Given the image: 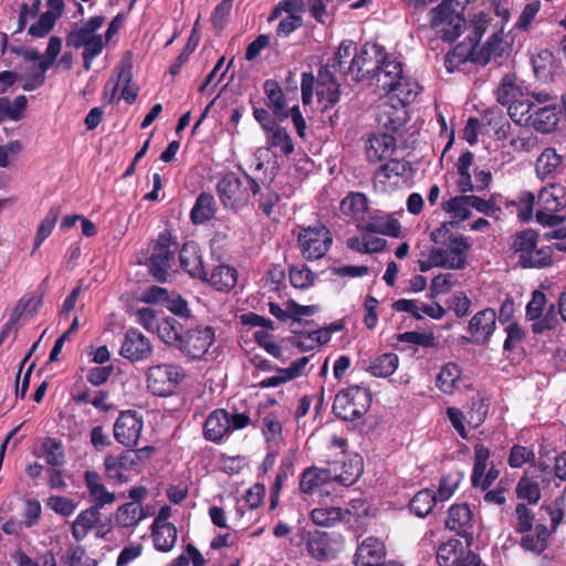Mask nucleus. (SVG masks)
Here are the masks:
<instances>
[{"label":"nucleus","instance_id":"obj_1","mask_svg":"<svg viewBox=\"0 0 566 566\" xmlns=\"http://www.w3.org/2000/svg\"><path fill=\"white\" fill-rule=\"evenodd\" d=\"M164 343L177 348L191 359H201L214 342V331L210 326L198 325L184 331L177 321L175 325L163 327Z\"/></svg>","mask_w":566,"mask_h":566},{"label":"nucleus","instance_id":"obj_2","mask_svg":"<svg viewBox=\"0 0 566 566\" xmlns=\"http://www.w3.org/2000/svg\"><path fill=\"white\" fill-rule=\"evenodd\" d=\"M216 188L222 206L235 211L248 206L251 195L255 196L261 190L258 181L248 174L240 178L234 172L223 175Z\"/></svg>","mask_w":566,"mask_h":566},{"label":"nucleus","instance_id":"obj_3","mask_svg":"<svg viewBox=\"0 0 566 566\" xmlns=\"http://www.w3.org/2000/svg\"><path fill=\"white\" fill-rule=\"evenodd\" d=\"M457 0H443L430 11V27L444 42H454L465 27Z\"/></svg>","mask_w":566,"mask_h":566},{"label":"nucleus","instance_id":"obj_4","mask_svg":"<svg viewBox=\"0 0 566 566\" xmlns=\"http://www.w3.org/2000/svg\"><path fill=\"white\" fill-rule=\"evenodd\" d=\"M538 234L534 230L517 232L512 242V250L518 255V263L523 268H544L552 262L549 247L537 248Z\"/></svg>","mask_w":566,"mask_h":566},{"label":"nucleus","instance_id":"obj_5","mask_svg":"<svg viewBox=\"0 0 566 566\" xmlns=\"http://www.w3.org/2000/svg\"><path fill=\"white\" fill-rule=\"evenodd\" d=\"M369 406V391L363 387L352 386L336 395L333 411L336 417L345 421H355L367 412Z\"/></svg>","mask_w":566,"mask_h":566},{"label":"nucleus","instance_id":"obj_6","mask_svg":"<svg viewBox=\"0 0 566 566\" xmlns=\"http://www.w3.org/2000/svg\"><path fill=\"white\" fill-rule=\"evenodd\" d=\"M184 377L185 370L179 365H154L146 373L147 388L155 396L168 397L175 392Z\"/></svg>","mask_w":566,"mask_h":566},{"label":"nucleus","instance_id":"obj_7","mask_svg":"<svg viewBox=\"0 0 566 566\" xmlns=\"http://www.w3.org/2000/svg\"><path fill=\"white\" fill-rule=\"evenodd\" d=\"M342 214L348 222H354L358 229H380V217L374 216L369 201L361 192H349L339 205Z\"/></svg>","mask_w":566,"mask_h":566},{"label":"nucleus","instance_id":"obj_8","mask_svg":"<svg viewBox=\"0 0 566 566\" xmlns=\"http://www.w3.org/2000/svg\"><path fill=\"white\" fill-rule=\"evenodd\" d=\"M333 242L329 230L316 224L302 228L297 235V247L304 259L314 261L323 258Z\"/></svg>","mask_w":566,"mask_h":566},{"label":"nucleus","instance_id":"obj_9","mask_svg":"<svg viewBox=\"0 0 566 566\" xmlns=\"http://www.w3.org/2000/svg\"><path fill=\"white\" fill-rule=\"evenodd\" d=\"M104 17L95 15L76 25L67 35V44L76 49L83 48V51L102 52L105 41L97 31L104 24Z\"/></svg>","mask_w":566,"mask_h":566},{"label":"nucleus","instance_id":"obj_10","mask_svg":"<svg viewBox=\"0 0 566 566\" xmlns=\"http://www.w3.org/2000/svg\"><path fill=\"white\" fill-rule=\"evenodd\" d=\"M307 553L317 560H329L342 549V536L337 533L308 531L305 533Z\"/></svg>","mask_w":566,"mask_h":566},{"label":"nucleus","instance_id":"obj_11","mask_svg":"<svg viewBox=\"0 0 566 566\" xmlns=\"http://www.w3.org/2000/svg\"><path fill=\"white\" fill-rule=\"evenodd\" d=\"M176 249L177 243L171 240V235L168 232L159 234L148 258L149 270L157 280H166Z\"/></svg>","mask_w":566,"mask_h":566},{"label":"nucleus","instance_id":"obj_12","mask_svg":"<svg viewBox=\"0 0 566 566\" xmlns=\"http://www.w3.org/2000/svg\"><path fill=\"white\" fill-rule=\"evenodd\" d=\"M143 428V416L136 410L120 411L113 427L114 439L127 448H135L139 442Z\"/></svg>","mask_w":566,"mask_h":566},{"label":"nucleus","instance_id":"obj_13","mask_svg":"<svg viewBox=\"0 0 566 566\" xmlns=\"http://www.w3.org/2000/svg\"><path fill=\"white\" fill-rule=\"evenodd\" d=\"M316 95L318 104L322 107V114L328 117V123L332 127L336 126L337 113L331 115L328 114V109L338 103L340 92L338 83L334 78L333 74L327 70L321 71L318 74Z\"/></svg>","mask_w":566,"mask_h":566},{"label":"nucleus","instance_id":"obj_14","mask_svg":"<svg viewBox=\"0 0 566 566\" xmlns=\"http://www.w3.org/2000/svg\"><path fill=\"white\" fill-rule=\"evenodd\" d=\"M471 248L468 239L457 238L452 243L431 248L439 254L437 264L450 270H463L468 264V253Z\"/></svg>","mask_w":566,"mask_h":566},{"label":"nucleus","instance_id":"obj_15","mask_svg":"<svg viewBox=\"0 0 566 566\" xmlns=\"http://www.w3.org/2000/svg\"><path fill=\"white\" fill-rule=\"evenodd\" d=\"M385 48L378 43L367 42L363 45L359 53L354 52V60H359L356 64L352 76L356 81H360L367 76H371L380 61L385 60Z\"/></svg>","mask_w":566,"mask_h":566},{"label":"nucleus","instance_id":"obj_16","mask_svg":"<svg viewBox=\"0 0 566 566\" xmlns=\"http://www.w3.org/2000/svg\"><path fill=\"white\" fill-rule=\"evenodd\" d=\"M153 352L149 339L136 328H129L124 336L119 354L130 361L147 359Z\"/></svg>","mask_w":566,"mask_h":566},{"label":"nucleus","instance_id":"obj_17","mask_svg":"<svg viewBox=\"0 0 566 566\" xmlns=\"http://www.w3.org/2000/svg\"><path fill=\"white\" fill-rule=\"evenodd\" d=\"M333 481L344 485H352L363 473V460L358 454H343L337 461L329 464Z\"/></svg>","mask_w":566,"mask_h":566},{"label":"nucleus","instance_id":"obj_18","mask_svg":"<svg viewBox=\"0 0 566 566\" xmlns=\"http://www.w3.org/2000/svg\"><path fill=\"white\" fill-rule=\"evenodd\" d=\"M84 484L93 502L91 507H96V510L101 511L106 505H112L116 502V493L106 488L104 480L98 472L90 470L85 471Z\"/></svg>","mask_w":566,"mask_h":566},{"label":"nucleus","instance_id":"obj_19","mask_svg":"<svg viewBox=\"0 0 566 566\" xmlns=\"http://www.w3.org/2000/svg\"><path fill=\"white\" fill-rule=\"evenodd\" d=\"M407 105L397 102L394 97L379 105L377 120L379 125L390 132L399 130L407 122Z\"/></svg>","mask_w":566,"mask_h":566},{"label":"nucleus","instance_id":"obj_20","mask_svg":"<svg viewBox=\"0 0 566 566\" xmlns=\"http://www.w3.org/2000/svg\"><path fill=\"white\" fill-rule=\"evenodd\" d=\"M371 77L376 81L379 91L388 93L395 87L396 82L402 75V65L396 57L385 54V60L380 61Z\"/></svg>","mask_w":566,"mask_h":566},{"label":"nucleus","instance_id":"obj_21","mask_svg":"<svg viewBox=\"0 0 566 566\" xmlns=\"http://www.w3.org/2000/svg\"><path fill=\"white\" fill-rule=\"evenodd\" d=\"M62 49V40L59 36H52L48 43L44 60L39 65V72H32L28 75L24 84V91H33L43 85L45 72L53 65Z\"/></svg>","mask_w":566,"mask_h":566},{"label":"nucleus","instance_id":"obj_22","mask_svg":"<svg viewBox=\"0 0 566 566\" xmlns=\"http://www.w3.org/2000/svg\"><path fill=\"white\" fill-rule=\"evenodd\" d=\"M136 459L135 452L132 451L124 452L118 457L106 455L104 459V468L108 480L119 484L126 483L128 481L126 473L134 468Z\"/></svg>","mask_w":566,"mask_h":566},{"label":"nucleus","instance_id":"obj_23","mask_svg":"<svg viewBox=\"0 0 566 566\" xmlns=\"http://www.w3.org/2000/svg\"><path fill=\"white\" fill-rule=\"evenodd\" d=\"M180 266L191 277L206 280L207 271L202 262V255L199 245L189 241L186 242L179 252Z\"/></svg>","mask_w":566,"mask_h":566},{"label":"nucleus","instance_id":"obj_24","mask_svg":"<svg viewBox=\"0 0 566 566\" xmlns=\"http://www.w3.org/2000/svg\"><path fill=\"white\" fill-rule=\"evenodd\" d=\"M496 313L492 308L478 312L469 322L468 332L475 343L486 342L495 331Z\"/></svg>","mask_w":566,"mask_h":566},{"label":"nucleus","instance_id":"obj_25","mask_svg":"<svg viewBox=\"0 0 566 566\" xmlns=\"http://www.w3.org/2000/svg\"><path fill=\"white\" fill-rule=\"evenodd\" d=\"M146 300L148 302L163 303L175 315L181 318H188L190 311L187 302L177 294L168 292L164 287L153 286L147 291Z\"/></svg>","mask_w":566,"mask_h":566},{"label":"nucleus","instance_id":"obj_26","mask_svg":"<svg viewBox=\"0 0 566 566\" xmlns=\"http://www.w3.org/2000/svg\"><path fill=\"white\" fill-rule=\"evenodd\" d=\"M361 234L358 237H352L347 240V247L358 253H377L385 248L386 240L377 235V232L384 231V222L380 218V229H360Z\"/></svg>","mask_w":566,"mask_h":566},{"label":"nucleus","instance_id":"obj_27","mask_svg":"<svg viewBox=\"0 0 566 566\" xmlns=\"http://www.w3.org/2000/svg\"><path fill=\"white\" fill-rule=\"evenodd\" d=\"M396 148V138L389 133L373 134L366 144V156L377 163L390 157Z\"/></svg>","mask_w":566,"mask_h":566},{"label":"nucleus","instance_id":"obj_28","mask_svg":"<svg viewBox=\"0 0 566 566\" xmlns=\"http://www.w3.org/2000/svg\"><path fill=\"white\" fill-rule=\"evenodd\" d=\"M531 126L543 134H548L557 128L559 111L555 105L536 106L532 114Z\"/></svg>","mask_w":566,"mask_h":566},{"label":"nucleus","instance_id":"obj_29","mask_svg":"<svg viewBox=\"0 0 566 566\" xmlns=\"http://www.w3.org/2000/svg\"><path fill=\"white\" fill-rule=\"evenodd\" d=\"M229 413L224 409L212 411L205 421L203 434L207 440L219 442L230 433Z\"/></svg>","mask_w":566,"mask_h":566},{"label":"nucleus","instance_id":"obj_30","mask_svg":"<svg viewBox=\"0 0 566 566\" xmlns=\"http://www.w3.org/2000/svg\"><path fill=\"white\" fill-rule=\"evenodd\" d=\"M461 374L459 365L454 363L443 365L436 375V387L444 395H454L462 382Z\"/></svg>","mask_w":566,"mask_h":566},{"label":"nucleus","instance_id":"obj_31","mask_svg":"<svg viewBox=\"0 0 566 566\" xmlns=\"http://www.w3.org/2000/svg\"><path fill=\"white\" fill-rule=\"evenodd\" d=\"M538 206L542 210L558 212L566 207V188L559 184H551L538 193Z\"/></svg>","mask_w":566,"mask_h":566},{"label":"nucleus","instance_id":"obj_32","mask_svg":"<svg viewBox=\"0 0 566 566\" xmlns=\"http://www.w3.org/2000/svg\"><path fill=\"white\" fill-rule=\"evenodd\" d=\"M354 52H356L355 43L343 41L327 66L340 74L352 75L356 64H359V60H354Z\"/></svg>","mask_w":566,"mask_h":566},{"label":"nucleus","instance_id":"obj_33","mask_svg":"<svg viewBox=\"0 0 566 566\" xmlns=\"http://www.w3.org/2000/svg\"><path fill=\"white\" fill-rule=\"evenodd\" d=\"M205 281L218 291L228 292L232 290L238 282V271L233 266L220 264L216 266L210 274L207 273Z\"/></svg>","mask_w":566,"mask_h":566},{"label":"nucleus","instance_id":"obj_34","mask_svg":"<svg viewBox=\"0 0 566 566\" xmlns=\"http://www.w3.org/2000/svg\"><path fill=\"white\" fill-rule=\"evenodd\" d=\"M472 522V512L468 504H453L448 511L446 525L459 535L468 533Z\"/></svg>","mask_w":566,"mask_h":566},{"label":"nucleus","instance_id":"obj_35","mask_svg":"<svg viewBox=\"0 0 566 566\" xmlns=\"http://www.w3.org/2000/svg\"><path fill=\"white\" fill-rule=\"evenodd\" d=\"M217 212V202L211 193L201 192L190 211V219L195 224H202L211 220Z\"/></svg>","mask_w":566,"mask_h":566},{"label":"nucleus","instance_id":"obj_36","mask_svg":"<svg viewBox=\"0 0 566 566\" xmlns=\"http://www.w3.org/2000/svg\"><path fill=\"white\" fill-rule=\"evenodd\" d=\"M264 94L269 101L268 105L274 115L280 119L287 118L286 102L284 93L276 81L268 80L263 85Z\"/></svg>","mask_w":566,"mask_h":566},{"label":"nucleus","instance_id":"obj_37","mask_svg":"<svg viewBox=\"0 0 566 566\" xmlns=\"http://www.w3.org/2000/svg\"><path fill=\"white\" fill-rule=\"evenodd\" d=\"M145 518L144 509L132 502L118 506L115 513V524L123 528H134Z\"/></svg>","mask_w":566,"mask_h":566},{"label":"nucleus","instance_id":"obj_38","mask_svg":"<svg viewBox=\"0 0 566 566\" xmlns=\"http://www.w3.org/2000/svg\"><path fill=\"white\" fill-rule=\"evenodd\" d=\"M419 83L406 75H401L395 84V87L388 94H392L395 101L401 102L405 105L412 103L420 93Z\"/></svg>","mask_w":566,"mask_h":566},{"label":"nucleus","instance_id":"obj_39","mask_svg":"<svg viewBox=\"0 0 566 566\" xmlns=\"http://www.w3.org/2000/svg\"><path fill=\"white\" fill-rule=\"evenodd\" d=\"M151 537L159 552H170L177 541V528L174 524H153Z\"/></svg>","mask_w":566,"mask_h":566},{"label":"nucleus","instance_id":"obj_40","mask_svg":"<svg viewBox=\"0 0 566 566\" xmlns=\"http://www.w3.org/2000/svg\"><path fill=\"white\" fill-rule=\"evenodd\" d=\"M265 138L268 148L274 153L280 151L282 155L289 156L294 151V145L289 133L280 125L266 132Z\"/></svg>","mask_w":566,"mask_h":566},{"label":"nucleus","instance_id":"obj_41","mask_svg":"<svg viewBox=\"0 0 566 566\" xmlns=\"http://www.w3.org/2000/svg\"><path fill=\"white\" fill-rule=\"evenodd\" d=\"M333 481L331 469H306L300 480V489L303 493H313L319 486Z\"/></svg>","mask_w":566,"mask_h":566},{"label":"nucleus","instance_id":"obj_42","mask_svg":"<svg viewBox=\"0 0 566 566\" xmlns=\"http://www.w3.org/2000/svg\"><path fill=\"white\" fill-rule=\"evenodd\" d=\"M99 518V511L96 507H87L82 511L72 525V535L76 541H83Z\"/></svg>","mask_w":566,"mask_h":566},{"label":"nucleus","instance_id":"obj_43","mask_svg":"<svg viewBox=\"0 0 566 566\" xmlns=\"http://www.w3.org/2000/svg\"><path fill=\"white\" fill-rule=\"evenodd\" d=\"M496 99L503 106H511L524 97L521 86H518L513 76L506 75L502 78L496 92Z\"/></svg>","mask_w":566,"mask_h":566},{"label":"nucleus","instance_id":"obj_44","mask_svg":"<svg viewBox=\"0 0 566 566\" xmlns=\"http://www.w3.org/2000/svg\"><path fill=\"white\" fill-rule=\"evenodd\" d=\"M399 365V357L395 353H385L370 360L367 370L375 377L392 375Z\"/></svg>","mask_w":566,"mask_h":566},{"label":"nucleus","instance_id":"obj_45","mask_svg":"<svg viewBox=\"0 0 566 566\" xmlns=\"http://www.w3.org/2000/svg\"><path fill=\"white\" fill-rule=\"evenodd\" d=\"M137 322L149 332H157L159 338L164 342L163 327L167 324L175 325L177 319L174 317H166L159 321L155 311L149 307H143L137 311Z\"/></svg>","mask_w":566,"mask_h":566},{"label":"nucleus","instance_id":"obj_46","mask_svg":"<svg viewBox=\"0 0 566 566\" xmlns=\"http://www.w3.org/2000/svg\"><path fill=\"white\" fill-rule=\"evenodd\" d=\"M385 556L386 548L384 543L378 538L367 537L358 546L356 562L363 566V562H370V559L379 560Z\"/></svg>","mask_w":566,"mask_h":566},{"label":"nucleus","instance_id":"obj_47","mask_svg":"<svg viewBox=\"0 0 566 566\" xmlns=\"http://www.w3.org/2000/svg\"><path fill=\"white\" fill-rule=\"evenodd\" d=\"M563 161V157L554 148H546L537 158L535 170L541 179H545L553 174Z\"/></svg>","mask_w":566,"mask_h":566},{"label":"nucleus","instance_id":"obj_48","mask_svg":"<svg viewBox=\"0 0 566 566\" xmlns=\"http://www.w3.org/2000/svg\"><path fill=\"white\" fill-rule=\"evenodd\" d=\"M437 502V495L432 490L419 491L410 501V511L418 517L427 516Z\"/></svg>","mask_w":566,"mask_h":566},{"label":"nucleus","instance_id":"obj_49","mask_svg":"<svg viewBox=\"0 0 566 566\" xmlns=\"http://www.w3.org/2000/svg\"><path fill=\"white\" fill-rule=\"evenodd\" d=\"M549 531L545 525H537L535 534H526L521 539V545L525 551L541 554L547 547Z\"/></svg>","mask_w":566,"mask_h":566},{"label":"nucleus","instance_id":"obj_50","mask_svg":"<svg viewBox=\"0 0 566 566\" xmlns=\"http://www.w3.org/2000/svg\"><path fill=\"white\" fill-rule=\"evenodd\" d=\"M344 512L340 507H316L311 512V520L315 525L332 527L343 520Z\"/></svg>","mask_w":566,"mask_h":566},{"label":"nucleus","instance_id":"obj_51","mask_svg":"<svg viewBox=\"0 0 566 566\" xmlns=\"http://www.w3.org/2000/svg\"><path fill=\"white\" fill-rule=\"evenodd\" d=\"M43 458L51 467H61L64 463V449L60 440L48 438L42 444Z\"/></svg>","mask_w":566,"mask_h":566},{"label":"nucleus","instance_id":"obj_52","mask_svg":"<svg viewBox=\"0 0 566 566\" xmlns=\"http://www.w3.org/2000/svg\"><path fill=\"white\" fill-rule=\"evenodd\" d=\"M262 433L269 443L276 446L282 440V424L275 413L262 418Z\"/></svg>","mask_w":566,"mask_h":566},{"label":"nucleus","instance_id":"obj_53","mask_svg":"<svg viewBox=\"0 0 566 566\" xmlns=\"http://www.w3.org/2000/svg\"><path fill=\"white\" fill-rule=\"evenodd\" d=\"M536 105L527 98H522L507 107L511 119L517 124H531L528 116L535 109Z\"/></svg>","mask_w":566,"mask_h":566},{"label":"nucleus","instance_id":"obj_54","mask_svg":"<svg viewBox=\"0 0 566 566\" xmlns=\"http://www.w3.org/2000/svg\"><path fill=\"white\" fill-rule=\"evenodd\" d=\"M290 282L295 289H308L315 282V274L308 266H291L289 270Z\"/></svg>","mask_w":566,"mask_h":566},{"label":"nucleus","instance_id":"obj_55","mask_svg":"<svg viewBox=\"0 0 566 566\" xmlns=\"http://www.w3.org/2000/svg\"><path fill=\"white\" fill-rule=\"evenodd\" d=\"M517 496L526 500L530 504H536L541 500V490L536 481L528 476H523L516 485Z\"/></svg>","mask_w":566,"mask_h":566},{"label":"nucleus","instance_id":"obj_56","mask_svg":"<svg viewBox=\"0 0 566 566\" xmlns=\"http://www.w3.org/2000/svg\"><path fill=\"white\" fill-rule=\"evenodd\" d=\"M60 217V208L53 207L50 209L45 218L42 220L39 226L35 240H34V250L39 249L40 245L44 242V240L51 234L54 229L56 221Z\"/></svg>","mask_w":566,"mask_h":566},{"label":"nucleus","instance_id":"obj_57","mask_svg":"<svg viewBox=\"0 0 566 566\" xmlns=\"http://www.w3.org/2000/svg\"><path fill=\"white\" fill-rule=\"evenodd\" d=\"M443 210L453 216L459 221L471 217L470 206L467 202L465 195L451 198L443 202Z\"/></svg>","mask_w":566,"mask_h":566},{"label":"nucleus","instance_id":"obj_58","mask_svg":"<svg viewBox=\"0 0 566 566\" xmlns=\"http://www.w3.org/2000/svg\"><path fill=\"white\" fill-rule=\"evenodd\" d=\"M490 458V450L478 444L474 448V465L472 472V484L474 486L480 485V480L482 475L485 473L488 460Z\"/></svg>","mask_w":566,"mask_h":566},{"label":"nucleus","instance_id":"obj_59","mask_svg":"<svg viewBox=\"0 0 566 566\" xmlns=\"http://www.w3.org/2000/svg\"><path fill=\"white\" fill-rule=\"evenodd\" d=\"M457 284V277L452 273H440L436 275L430 284V297L447 294Z\"/></svg>","mask_w":566,"mask_h":566},{"label":"nucleus","instance_id":"obj_60","mask_svg":"<svg viewBox=\"0 0 566 566\" xmlns=\"http://www.w3.org/2000/svg\"><path fill=\"white\" fill-rule=\"evenodd\" d=\"M504 46L501 32L497 30L492 31L489 40L481 49L484 62L490 61L492 57L501 56L504 52Z\"/></svg>","mask_w":566,"mask_h":566},{"label":"nucleus","instance_id":"obj_61","mask_svg":"<svg viewBox=\"0 0 566 566\" xmlns=\"http://www.w3.org/2000/svg\"><path fill=\"white\" fill-rule=\"evenodd\" d=\"M453 222H444L430 233V239L439 247L452 243L457 238H464L453 231Z\"/></svg>","mask_w":566,"mask_h":566},{"label":"nucleus","instance_id":"obj_62","mask_svg":"<svg viewBox=\"0 0 566 566\" xmlns=\"http://www.w3.org/2000/svg\"><path fill=\"white\" fill-rule=\"evenodd\" d=\"M517 207V216L522 221H530L533 218L535 196L531 191H522L513 202Z\"/></svg>","mask_w":566,"mask_h":566},{"label":"nucleus","instance_id":"obj_63","mask_svg":"<svg viewBox=\"0 0 566 566\" xmlns=\"http://www.w3.org/2000/svg\"><path fill=\"white\" fill-rule=\"evenodd\" d=\"M405 170V165L398 160H389L381 167H379L375 174V187H378L380 184L385 185V182L391 177H399Z\"/></svg>","mask_w":566,"mask_h":566},{"label":"nucleus","instance_id":"obj_64","mask_svg":"<svg viewBox=\"0 0 566 566\" xmlns=\"http://www.w3.org/2000/svg\"><path fill=\"white\" fill-rule=\"evenodd\" d=\"M462 547L459 539H449L442 543L437 551V562L440 566H447L451 558L458 557V551Z\"/></svg>","mask_w":566,"mask_h":566}]
</instances>
